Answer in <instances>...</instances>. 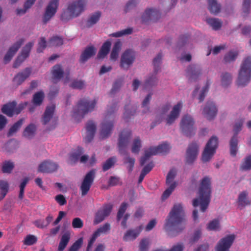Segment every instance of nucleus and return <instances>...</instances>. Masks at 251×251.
<instances>
[{"mask_svg":"<svg viewBox=\"0 0 251 251\" xmlns=\"http://www.w3.org/2000/svg\"><path fill=\"white\" fill-rule=\"evenodd\" d=\"M184 212L181 204H176L166 220L164 228L168 231L179 232L185 228Z\"/></svg>","mask_w":251,"mask_h":251,"instance_id":"f257e3e1","label":"nucleus"},{"mask_svg":"<svg viewBox=\"0 0 251 251\" xmlns=\"http://www.w3.org/2000/svg\"><path fill=\"white\" fill-rule=\"evenodd\" d=\"M211 179L209 176L204 177L201 180L199 189V198L193 200V206H201V210L204 212L208 207L210 201Z\"/></svg>","mask_w":251,"mask_h":251,"instance_id":"f03ea898","label":"nucleus"},{"mask_svg":"<svg viewBox=\"0 0 251 251\" xmlns=\"http://www.w3.org/2000/svg\"><path fill=\"white\" fill-rule=\"evenodd\" d=\"M86 5V0H75L69 2L67 9V11H64L62 13L61 20L63 22H67L78 17L85 10Z\"/></svg>","mask_w":251,"mask_h":251,"instance_id":"7ed1b4c3","label":"nucleus"},{"mask_svg":"<svg viewBox=\"0 0 251 251\" xmlns=\"http://www.w3.org/2000/svg\"><path fill=\"white\" fill-rule=\"evenodd\" d=\"M97 102L96 100L91 101L87 99L80 100L73 109V116L76 119H82L86 114L94 110Z\"/></svg>","mask_w":251,"mask_h":251,"instance_id":"20e7f679","label":"nucleus"},{"mask_svg":"<svg viewBox=\"0 0 251 251\" xmlns=\"http://www.w3.org/2000/svg\"><path fill=\"white\" fill-rule=\"evenodd\" d=\"M116 110V105L115 104L108 109L107 114L101 124L100 130V137L101 139H105L110 135L114 125L113 113Z\"/></svg>","mask_w":251,"mask_h":251,"instance_id":"39448f33","label":"nucleus"},{"mask_svg":"<svg viewBox=\"0 0 251 251\" xmlns=\"http://www.w3.org/2000/svg\"><path fill=\"white\" fill-rule=\"evenodd\" d=\"M251 78V57L244 59L239 72L237 84L240 87H244L248 84Z\"/></svg>","mask_w":251,"mask_h":251,"instance_id":"423d86ee","label":"nucleus"},{"mask_svg":"<svg viewBox=\"0 0 251 251\" xmlns=\"http://www.w3.org/2000/svg\"><path fill=\"white\" fill-rule=\"evenodd\" d=\"M171 149L170 145L167 143H163L157 147H151L145 151V155L141 157L140 164L143 166L151 156L158 154H166L169 152Z\"/></svg>","mask_w":251,"mask_h":251,"instance_id":"0eeeda50","label":"nucleus"},{"mask_svg":"<svg viewBox=\"0 0 251 251\" xmlns=\"http://www.w3.org/2000/svg\"><path fill=\"white\" fill-rule=\"evenodd\" d=\"M194 120L189 115H184L180 122V129L183 134L187 137H191L195 134Z\"/></svg>","mask_w":251,"mask_h":251,"instance_id":"6e6552de","label":"nucleus"},{"mask_svg":"<svg viewBox=\"0 0 251 251\" xmlns=\"http://www.w3.org/2000/svg\"><path fill=\"white\" fill-rule=\"evenodd\" d=\"M218 147V138L212 136L207 143L202 154V160L204 162L209 161L216 152Z\"/></svg>","mask_w":251,"mask_h":251,"instance_id":"1a4fd4ad","label":"nucleus"},{"mask_svg":"<svg viewBox=\"0 0 251 251\" xmlns=\"http://www.w3.org/2000/svg\"><path fill=\"white\" fill-rule=\"evenodd\" d=\"M162 58V53H159L153 59V64L154 66V70L155 74H156L160 69V65L161 63ZM157 83V79L156 77V74L152 75L146 80V81L144 84V88L145 89H148L156 85Z\"/></svg>","mask_w":251,"mask_h":251,"instance_id":"9d476101","label":"nucleus"},{"mask_svg":"<svg viewBox=\"0 0 251 251\" xmlns=\"http://www.w3.org/2000/svg\"><path fill=\"white\" fill-rule=\"evenodd\" d=\"M243 122V120L240 119L235 123L234 126L233 130L235 134L230 141V153L231 155L233 156H235L237 154L238 150L237 134L242 129Z\"/></svg>","mask_w":251,"mask_h":251,"instance_id":"9b49d317","label":"nucleus"},{"mask_svg":"<svg viewBox=\"0 0 251 251\" xmlns=\"http://www.w3.org/2000/svg\"><path fill=\"white\" fill-rule=\"evenodd\" d=\"M136 55L132 50H126L121 55L120 67L124 70H127L135 61Z\"/></svg>","mask_w":251,"mask_h":251,"instance_id":"f8f14e48","label":"nucleus"},{"mask_svg":"<svg viewBox=\"0 0 251 251\" xmlns=\"http://www.w3.org/2000/svg\"><path fill=\"white\" fill-rule=\"evenodd\" d=\"M95 177V171L92 170L86 174L80 187L81 196L86 195L89 191Z\"/></svg>","mask_w":251,"mask_h":251,"instance_id":"ddd939ff","label":"nucleus"},{"mask_svg":"<svg viewBox=\"0 0 251 251\" xmlns=\"http://www.w3.org/2000/svg\"><path fill=\"white\" fill-rule=\"evenodd\" d=\"M110 229L111 226L108 223H106L103 225L100 226V227L93 233L89 240L86 251H90L96 239L101 234H106L108 233Z\"/></svg>","mask_w":251,"mask_h":251,"instance_id":"4468645a","label":"nucleus"},{"mask_svg":"<svg viewBox=\"0 0 251 251\" xmlns=\"http://www.w3.org/2000/svg\"><path fill=\"white\" fill-rule=\"evenodd\" d=\"M59 0H50L46 7L43 16V22L46 24L55 14Z\"/></svg>","mask_w":251,"mask_h":251,"instance_id":"2eb2a0df","label":"nucleus"},{"mask_svg":"<svg viewBox=\"0 0 251 251\" xmlns=\"http://www.w3.org/2000/svg\"><path fill=\"white\" fill-rule=\"evenodd\" d=\"M199 151L198 144L194 142L190 143L187 149L185 161L187 164H192L197 159Z\"/></svg>","mask_w":251,"mask_h":251,"instance_id":"dca6fc26","label":"nucleus"},{"mask_svg":"<svg viewBox=\"0 0 251 251\" xmlns=\"http://www.w3.org/2000/svg\"><path fill=\"white\" fill-rule=\"evenodd\" d=\"M34 42H29L27 43L22 49L20 54H19L13 64V68H17L27 58L29 55Z\"/></svg>","mask_w":251,"mask_h":251,"instance_id":"f3484780","label":"nucleus"},{"mask_svg":"<svg viewBox=\"0 0 251 251\" xmlns=\"http://www.w3.org/2000/svg\"><path fill=\"white\" fill-rule=\"evenodd\" d=\"M131 135L130 130H123L120 134L118 141L119 151L121 154H126V149L129 142Z\"/></svg>","mask_w":251,"mask_h":251,"instance_id":"a211bd4d","label":"nucleus"},{"mask_svg":"<svg viewBox=\"0 0 251 251\" xmlns=\"http://www.w3.org/2000/svg\"><path fill=\"white\" fill-rule=\"evenodd\" d=\"M112 208L113 205L112 204H104L102 208L99 209L96 213L95 217L93 222L94 225H97L103 221L105 217L109 215Z\"/></svg>","mask_w":251,"mask_h":251,"instance_id":"6ab92c4d","label":"nucleus"},{"mask_svg":"<svg viewBox=\"0 0 251 251\" xmlns=\"http://www.w3.org/2000/svg\"><path fill=\"white\" fill-rule=\"evenodd\" d=\"M235 239L234 235H228L221 239L217 244L215 250L216 251H229Z\"/></svg>","mask_w":251,"mask_h":251,"instance_id":"aec40b11","label":"nucleus"},{"mask_svg":"<svg viewBox=\"0 0 251 251\" xmlns=\"http://www.w3.org/2000/svg\"><path fill=\"white\" fill-rule=\"evenodd\" d=\"M182 106V104L180 102L174 106L170 113L165 119V122L167 125L170 126L175 122L179 116Z\"/></svg>","mask_w":251,"mask_h":251,"instance_id":"412c9836","label":"nucleus"},{"mask_svg":"<svg viewBox=\"0 0 251 251\" xmlns=\"http://www.w3.org/2000/svg\"><path fill=\"white\" fill-rule=\"evenodd\" d=\"M24 42V39L23 38L21 39L9 48L3 58V61L5 64H7L11 61Z\"/></svg>","mask_w":251,"mask_h":251,"instance_id":"4be33fe9","label":"nucleus"},{"mask_svg":"<svg viewBox=\"0 0 251 251\" xmlns=\"http://www.w3.org/2000/svg\"><path fill=\"white\" fill-rule=\"evenodd\" d=\"M217 108L213 101H208L203 110V114L208 120L214 119L217 113Z\"/></svg>","mask_w":251,"mask_h":251,"instance_id":"5701e85b","label":"nucleus"},{"mask_svg":"<svg viewBox=\"0 0 251 251\" xmlns=\"http://www.w3.org/2000/svg\"><path fill=\"white\" fill-rule=\"evenodd\" d=\"M58 167L56 163L47 160L39 165L38 171L43 173H51L56 171Z\"/></svg>","mask_w":251,"mask_h":251,"instance_id":"b1692460","label":"nucleus"},{"mask_svg":"<svg viewBox=\"0 0 251 251\" xmlns=\"http://www.w3.org/2000/svg\"><path fill=\"white\" fill-rule=\"evenodd\" d=\"M159 11L153 8L147 9L143 13L142 19L143 22L146 23L150 20L156 21L160 16Z\"/></svg>","mask_w":251,"mask_h":251,"instance_id":"393cba45","label":"nucleus"},{"mask_svg":"<svg viewBox=\"0 0 251 251\" xmlns=\"http://www.w3.org/2000/svg\"><path fill=\"white\" fill-rule=\"evenodd\" d=\"M86 135L84 138L86 143L91 142L94 137L96 130V126L92 121H88L86 125Z\"/></svg>","mask_w":251,"mask_h":251,"instance_id":"a878e982","label":"nucleus"},{"mask_svg":"<svg viewBox=\"0 0 251 251\" xmlns=\"http://www.w3.org/2000/svg\"><path fill=\"white\" fill-rule=\"evenodd\" d=\"M143 229V226H140L134 229L128 230L123 237V240L125 241L135 239Z\"/></svg>","mask_w":251,"mask_h":251,"instance_id":"bb28decb","label":"nucleus"},{"mask_svg":"<svg viewBox=\"0 0 251 251\" xmlns=\"http://www.w3.org/2000/svg\"><path fill=\"white\" fill-rule=\"evenodd\" d=\"M31 73L30 68L27 67L23 71L19 73L14 78V81L17 85L21 84L27 78H28Z\"/></svg>","mask_w":251,"mask_h":251,"instance_id":"cd10ccee","label":"nucleus"},{"mask_svg":"<svg viewBox=\"0 0 251 251\" xmlns=\"http://www.w3.org/2000/svg\"><path fill=\"white\" fill-rule=\"evenodd\" d=\"M96 49L93 46L87 47L81 54L79 61L81 63L85 62L88 59L94 55Z\"/></svg>","mask_w":251,"mask_h":251,"instance_id":"c85d7f7f","label":"nucleus"},{"mask_svg":"<svg viewBox=\"0 0 251 251\" xmlns=\"http://www.w3.org/2000/svg\"><path fill=\"white\" fill-rule=\"evenodd\" d=\"M55 108V106L54 104H51V105L48 106L46 107L42 117V121L43 124L46 125L50 120L53 116Z\"/></svg>","mask_w":251,"mask_h":251,"instance_id":"c756f323","label":"nucleus"},{"mask_svg":"<svg viewBox=\"0 0 251 251\" xmlns=\"http://www.w3.org/2000/svg\"><path fill=\"white\" fill-rule=\"evenodd\" d=\"M16 104L15 101H12L3 105L1 108V112L8 117H12Z\"/></svg>","mask_w":251,"mask_h":251,"instance_id":"7c9ffc66","label":"nucleus"},{"mask_svg":"<svg viewBox=\"0 0 251 251\" xmlns=\"http://www.w3.org/2000/svg\"><path fill=\"white\" fill-rule=\"evenodd\" d=\"M111 45V44L109 41H106L104 42L97 55V57L99 59L104 58L109 53Z\"/></svg>","mask_w":251,"mask_h":251,"instance_id":"2f4dec72","label":"nucleus"},{"mask_svg":"<svg viewBox=\"0 0 251 251\" xmlns=\"http://www.w3.org/2000/svg\"><path fill=\"white\" fill-rule=\"evenodd\" d=\"M136 109L137 107L135 106L126 105L125 107V112L123 116L124 120L128 122L129 119L135 114Z\"/></svg>","mask_w":251,"mask_h":251,"instance_id":"473e14b6","label":"nucleus"},{"mask_svg":"<svg viewBox=\"0 0 251 251\" xmlns=\"http://www.w3.org/2000/svg\"><path fill=\"white\" fill-rule=\"evenodd\" d=\"M208 9L214 15H217L221 10V5L218 3L216 0H208Z\"/></svg>","mask_w":251,"mask_h":251,"instance_id":"72a5a7b5","label":"nucleus"},{"mask_svg":"<svg viewBox=\"0 0 251 251\" xmlns=\"http://www.w3.org/2000/svg\"><path fill=\"white\" fill-rule=\"evenodd\" d=\"M36 130V126L32 124H29L24 129L23 135L27 139H31L34 136Z\"/></svg>","mask_w":251,"mask_h":251,"instance_id":"f704fd0d","label":"nucleus"},{"mask_svg":"<svg viewBox=\"0 0 251 251\" xmlns=\"http://www.w3.org/2000/svg\"><path fill=\"white\" fill-rule=\"evenodd\" d=\"M187 73L189 76V80L191 81L195 80L201 74L200 70H196V66L194 65L189 66L187 68Z\"/></svg>","mask_w":251,"mask_h":251,"instance_id":"c9c22d12","label":"nucleus"},{"mask_svg":"<svg viewBox=\"0 0 251 251\" xmlns=\"http://www.w3.org/2000/svg\"><path fill=\"white\" fill-rule=\"evenodd\" d=\"M101 16V13L99 11L91 14L86 22V25L88 27H90L96 24L100 20Z\"/></svg>","mask_w":251,"mask_h":251,"instance_id":"e433bc0d","label":"nucleus"},{"mask_svg":"<svg viewBox=\"0 0 251 251\" xmlns=\"http://www.w3.org/2000/svg\"><path fill=\"white\" fill-rule=\"evenodd\" d=\"M51 73L53 78L60 79L63 77L64 71L60 65H56L52 67Z\"/></svg>","mask_w":251,"mask_h":251,"instance_id":"4c0bfd02","label":"nucleus"},{"mask_svg":"<svg viewBox=\"0 0 251 251\" xmlns=\"http://www.w3.org/2000/svg\"><path fill=\"white\" fill-rule=\"evenodd\" d=\"M122 44L120 41H116L113 47L111 54L110 59L112 60H116L118 58L119 52L121 49Z\"/></svg>","mask_w":251,"mask_h":251,"instance_id":"58836bf2","label":"nucleus"},{"mask_svg":"<svg viewBox=\"0 0 251 251\" xmlns=\"http://www.w3.org/2000/svg\"><path fill=\"white\" fill-rule=\"evenodd\" d=\"M24 122V119H21L10 128L7 133V136L11 137L13 136L21 128Z\"/></svg>","mask_w":251,"mask_h":251,"instance_id":"ea45409f","label":"nucleus"},{"mask_svg":"<svg viewBox=\"0 0 251 251\" xmlns=\"http://www.w3.org/2000/svg\"><path fill=\"white\" fill-rule=\"evenodd\" d=\"M44 93L43 91H39L34 94L32 100V103L36 106L40 105L44 98Z\"/></svg>","mask_w":251,"mask_h":251,"instance_id":"a19ab883","label":"nucleus"},{"mask_svg":"<svg viewBox=\"0 0 251 251\" xmlns=\"http://www.w3.org/2000/svg\"><path fill=\"white\" fill-rule=\"evenodd\" d=\"M48 44L50 47H58L63 45V40L60 36H54L50 38Z\"/></svg>","mask_w":251,"mask_h":251,"instance_id":"79ce46f5","label":"nucleus"},{"mask_svg":"<svg viewBox=\"0 0 251 251\" xmlns=\"http://www.w3.org/2000/svg\"><path fill=\"white\" fill-rule=\"evenodd\" d=\"M206 22L213 29L218 30L222 26V22L218 19L208 18L206 19Z\"/></svg>","mask_w":251,"mask_h":251,"instance_id":"37998d69","label":"nucleus"},{"mask_svg":"<svg viewBox=\"0 0 251 251\" xmlns=\"http://www.w3.org/2000/svg\"><path fill=\"white\" fill-rule=\"evenodd\" d=\"M14 168V164L10 160L5 161L2 166V171L4 173H11Z\"/></svg>","mask_w":251,"mask_h":251,"instance_id":"c03bdc74","label":"nucleus"},{"mask_svg":"<svg viewBox=\"0 0 251 251\" xmlns=\"http://www.w3.org/2000/svg\"><path fill=\"white\" fill-rule=\"evenodd\" d=\"M83 153V150L81 147H78L76 151L73 152L70 155V159L71 163H75L79 158L81 154Z\"/></svg>","mask_w":251,"mask_h":251,"instance_id":"a18cd8bd","label":"nucleus"},{"mask_svg":"<svg viewBox=\"0 0 251 251\" xmlns=\"http://www.w3.org/2000/svg\"><path fill=\"white\" fill-rule=\"evenodd\" d=\"M208 230L219 231L220 230V221L218 219H214L210 221L207 226Z\"/></svg>","mask_w":251,"mask_h":251,"instance_id":"49530a36","label":"nucleus"},{"mask_svg":"<svg viewBox=\"0 0 251 251\" xmlns=\"http://www.w3.org/2000/svg\"><path fill=\"white\" fill-rule=\"evenodd\" d=\"M247 193L245 191L242 192L239 196L238 199V205L242 207L249 204V201L247 199Z\"/></svg>","mask_w":251,"mask_h":251,"instance_id":"de8ad7c7","label":"nucleus"},{"mask_svg":"<svg viewBox=\"0 0 251 251\" xmlns=\"http://www.w3.org/2000/svg\"><path fill=\"white\" fill-rule=\"evenodd\" d=\"M240 169L242 171H248L251 169V155L246 156L241 164Z\"/></svg>","mask_w":251,"mask_h":251,"instance_id":"09e8293b","label":"nucleus"},{"mask_svg":"<svg viewBox=\"0 0 251 251\" xmlns=\"http://www.w3.org/2000/svg\"><path fill=\"white\" fill-rule=\"evenodd\" d=\"M116 161V157L113 156L110 157L103 163L102 165V170L105 172L110 169L115 164Z\"/></svg>","mask_w":251,"mask_h":251,"instance_id":"8fccbe9b","label":"nucleus"},{"mask_svg":"<svg viewBox=\"0 0 251 251\" xmlns=\"http://www.w3.org/2000/svg\"><path fill=\"white\" fill-rule=\"evenodd\" d=\"M169 187L165 190L163 192L161 198L163 201L166 200L170 195L172 194L173 191L174 190L176 186V183H173L170 184V185H168Z\"/></svg>","mask_w":251,"mask_h":251,"instance_id":"3c124183","label":"nucleus"},{"mask_svg":"<svg viewBox=\"0 0 251 251\" xmlns=\"http://www.w3.org/2000/svg\"><path fill=\"white\" fill-rule=\"evenodd\" d=\"M35 1L36 0H27L24 4V8L17 9V14L18 15L25 14L26 10L32 6Z\"/></svg>","mask_w":251,"mask_h":251,"instance_id":"603ef678","label":"nucleus"},{"mask_svg":"<svg viewBox=\"0 0 251 251\" xmlns=\"http://www.w3.org/2000/svg\"><path fill=\"white\" fill-rule=\"evenodd\" d=\"M135 160L134 158L131 157L129 156H126L124 158V162L126 164H128L127 169L129 172H131L133 170Z\"/></svg>","mask_w":251,"mask_h":251,"instance_id":"864d4df0","label":"nucleus"},{"mask_svg":"<svg viewBox=\"0 0 251 251\" xmlns=\"http://www.w3.org/2000/svg\"><path fill=\"white\" fill-rule=\"evenodd\" d=\"M238 54L237 51H229L225 55L224 60L226 63H229L234 61L235 60Z\"/></svg>","mask_w":251,"mask_h":251,"instance_id":"5fc2aeb1","label":"nucleus"},{"mask_svg":"<svg viewBox=\"0 0 251 251\" xmlns=\"http://www.w3.org/2000/svg\"><path fill=\"white\" fill-rule=\"evenodd\" d=\"M222 85L224 87L229 85L231 82V75L228 73L222 74L221 76Z\"/></svg>","mask_w":251,"mask_h":251,"instance_id":"6e6d98bb","label":"nucleus"},{"mask_svg":"<svg viewBox=\"0 0 251 251\" xmlns=\"http://www.w3.org/2000/svg\"><path fill=\"white\" fill-rule=\"evenodd\" d=\"M141 147V141L139 137H136L133 141L131 151L134 153H138Z\"/></svg>","mask_w":251,"mask_h":251,"instance_id":"4d7b16f0","label":"nucleus"},{"mask_svg":"<svg viewBox=\"0 0 251 251\" xmlns=\"http://www.w3.org/2000/svg\"><path fill=\"white\" fill-rule=\"evenodd\" d=\"M176 174V172L175 169H171L169 172L166 177V184L167 185H170V184L173 183H176L174 181Z\"/></svg>","mask_w":251,"mask_h":251,"instance_id":"13d9d810","label":"nucleus"},{"mask_svg":"<svg viewBox=\"0 0 251 251\" xmlns=\"http://www.w3.org/2000/svg\"><path fill=\"white\" fill-rule=\"evenodd\" d=\"M1 186V193L0 196V201H1L6 195L8 192L9 185L7 182H1L0 183Z\"/></svg>","mask_w":251,"mask_h":251,"instance_id":"bf43d9fd","label":"nucleus"},{"mask_svg":"<svg viewBox=\"0 0 251 251\" xmlns=\"http://www.w3.org/2000/svg\"><path fill=\"white\" fill-rule=\"evenodd\" d=\"M128 204L126 202H123L119 209V210L117 212V221H119L122 217L123 216L124 214L126 212Z\"/></svg>","mask_w":251,"mask_h":251,"instance_id":"052dcab7","label":"nucleus"},{"mask_svg":"<svg viewBox=\"0 0 251 251\" xmlns=\"http://www.w3.org/2000/svg\"><path fill=\"white\" fill-rule=\"evenodd\" d=\"M29 181L28 177H25L23 181L21 182L20 185V192L19 194V198L20 200H22L24 196V191L26 185Z\"/></svg>","mask_w":251,"mask_h":251,"instance_id":"680f3d73","label":"nucleus"},{"mask_svg":"<svg viewBox=\"0 0 251 251\" xmlns=\"http://www.w3.org/2000/svg\"><path fill=\"white\" fill-rule=\"evenodd\" d=\"M29 181L28 177H25L23 181L21 182L20 185V192L19 194V198L20 200H22L24 196V191L26 185Z\"/></svg>","mask_w":251,"mask_h":251,"instance_id":"e2e57ef3","label":"nucleus"},{"mask_svg":"<svg viewBox=\"0 0 251 251\" xmlns=\"http://www.w3.org/2000/svg\"><path fill=\"white\" fill-rule=\"evenodd\" d=\"M83 243V239L80 238L77 239L69 248V251H78Z\"/></svg>","mask_w":251,"mask_h":251,"instance_id":"0e129e2a","label":"nucleus"},{"mask_svg":"<svg viewBox=\"0 0 251 251\" xmlns=\"http://www.w3.org/2000/svg\"><path fill=\"white\" fill-rule=\"evenodd\" d=\"M132 32V28H127L119 32L112 33L111 35L115 37H119L124 35L130 34Z\"/></svg>","mask_w":251,"mask_h":251,"instance_id":"69168bd1","label":"nucleus"},{"mask_svg":"<svg viewBox=\"0 0 251 251\" xmlns=\"http://www.w3.org/2000/svg\"><path fill=\"white\" fill-rule=\"evenodd\" d=\"M38 47L37 51L38 53L42 52L47 47V42L45 37H41L38 44Z\"/></svg>","mask_w":251,"mask_h":251,"instance_id":"338daca9","label":"nucleus"},{"mask_svg":"<svg viewBox=\"0 0 251 251\" xmlns=\"http://www.w3.org/2000/svg\"><path fill=\"white\" fill-rule=\"evenodd\" d=\"M149 240L147 238L142 239L139 244L140 251H148Z\"/></svg>","mask_w":251,"mask_h":251,"instance_id":"774afa93","label":"nucleus"}]
</instances>
